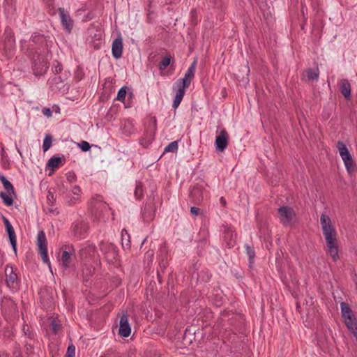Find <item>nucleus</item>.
I'll use <instances>...</instances> for the list:
<instances>
[{
  "mask_svg": "<svg viewBox=\"0 0 357 357\" xmlns=\"http://www.w3.org/2000/svg\"><path fill=\"white\" fill-rule=\"evenodd\" d=\"M75 354V346L73 345V344L68 346L67 351H66V354L65 356H68V357H74Z\"/></svg>",
  "mask_w": 357,
  "mask_h": 357,
  "instance_id": "obj_40",
  "label": "nucleus"
},
{
  "mask_svg": "<svg viewBox=\"0 0 357 357\" xmlns=\"http://www.w3.org/2000/svg\"><path fill=\"white\" fill-rule=\"evenodd\" d=\"M50 84L52 85H56L57 89H61V87L63 86V81L60 76H55L52 79Z\"/></svg>",
  "mask_w": 357,
  "mask_h": 357,
  "instance_id": "obj_35",
  "label": "nucleus"
},
{
  "mask_svg": "<svg viewBox=\"0 0 357 357\" xmlns=\"http://www.w3.org/2000/svg\"><path fill=\"white\" fill-rule=\"evenodd\" d=\"M61 70H62L61 64L58 61H55V63H54L53 68H52L53 73H54L55 74H59L61 72Z\"/></svg>",
  "mask_w": 357,
  "mask_h": 357,
  "instance_id": "obj_41",
  "label": "nucleus"
},
{
  "mask_svg": "<svg viewBox=\"0 0 357 357\" xmlns=\"http://www.w3.org/2000/svg\"><path fill=\"white\" fill-rule=\"evenodd\" d=\"M12 195H9L7 192H1L0 197L2 199L3 204L6 206H10L13 204V199L11 196Z\"/></svg>",
  "mask_w": 357,
  "mask_h": 357,
  "instance_id": "obj_28",
  "label": "nucleus"
},
{
  "mask_svg": "<svg viewBox=\"0 0 357 357\" xmlns=\"http://www.w3.org/2000/svg\"><path fill=\"white\" fill-rule=\"evenodd\" d=\"M190 213L192 216H197L199 214L202 215V213H201V210L199 208L196 206H192L190 208Z\"/></svg>",
  "mask_w": 357,
  "mask_h": 357,
  "instance_id": "obj_44",
  "label": "nucleus"
},
{
  "mask_svg": "<svg viewBox=\"0 0 357 357\" xmlns=\"http://www.w3.org/2000/svg\"><path fill=\"white\" fill-rule=\"evenodd\" d=\"M100 248L108 263L114 264L117 261L119 257V251L117 247L114 244L102 241L100 243Z\"/></svg>",
  "mask_w": 357,
  "mask_h": 357,
  "instance_id": "obj_6",
  "label": "nucleus"
},
{
  "mask_svg": "<svg viewBox=\"0 0 357 357\" xmlns=\"http://www.w3.org/2000/svg\"><path fill=\"white\" fill-rule=\"evenodd\" d=\"M36 243L38 247V252L41 256L43 261L50 267V261L47 254V242L43 230L39 231L38 233Z\"/></svg>",
  "mask_w": 357,
  "mask_h": 357,
  "instance_id": "obj_8",
  "label": "nucleus"
},
{
  "mask_svg": "<svg viewBox=\"0 0 357 357\" xmlns=\"http://www.w3.org/2000/svg\"><path fill=\"white\" fill-rule=\"evenodd\" d=\"M71 229L75 236L82 238L88 231L89 224L84 220H77L73 223Z\"/></svg>",
  "mask_w": 357,
  "mask_h": 357,
  "instance_id": "obj_10",
  "label": "nucleus"
},
{
  "mask_svg": "<svg viewBox=\"0 0 357 357\" xmlns=\"http://www.w3.org/2000/svg\"><path fill=\"white\" fill-rule=\"evenodd\" d=\"M74 249L68 247V250H64L61 255L62 266L64 268H68L70 266L72 257L74 256Z\"/></svg>",
  "mask_w": 357,
  "mask_h": 357,
  "instance_id": "obj_18",
  "label": "nucleus"
},
{
  "mask_svg": "<svg viewBox=\"0 0 357 357\" xmlns=\"http://www.w3.org/2000/svg\"><path fill=\"white\" fill-rule=\"evenodd\" d=\"M52 143V137L50 134H47L45 137L43 144V150L44 152L49 150L51 147Z\"/></svg>",
  "mask_w": 357,
  "mask_h": 357,
  "instance_id": "obj_30",
  "label": "nucleus"
},
{
  "mask_svg": "<svg viewBox=\"0 0 357 357\" xmlns=\"http://www.w3.org/2000/svg\"><path fill=\"white\" fill-rule=\"evenodd\" d=\"M25 43V40H21V44H22V47L24 48V43Z\"/></svg>",
  "mask_w": 357,
  "mask_h": 357,
  "instance_id": "obj_54",
  "label": "nucleus"
},
{
  "mask_svg": "<svg viewBox=\"0 0 357 357\" xmlns=\"http://www.w3.org/2000/svg\"><path fill=\"white\" fill-rule=\"evenodd\" d=\"M146 256H147L148 257H151V258H152V257H153V250H149V251L146 252Z\"/></svg>",
  "mask_w": 357,
  "mask_h": 357,
  "instance_id": "obj_49",
  "label": "nucleus"
},
{
  "mask_svg": "<svg viewBox=\"0 0 357 357\" xmlns=\"http://www.w3.org/2000/svg\"><path fill=\"white\" fill-rule=\"evenodd\" d=\"M351 84L347 79L341 80L340 84V91L345 98L348 99L351 97Z\"/></svg>",
  "mask_w": 357,
  "mask_h": 357,
  "instance_id": "obj_19",
  "label": "nucleus"
},
{
  "mask_svg": "<svg viewBox=\"0 0 357 357\" xmlns=\"http://www.w3.org/2000/svg\"><path fill=\"white\" fill-rule=\"evenodd\" d=\"M278 214L280 222L284 226H291L296 220V214L294 210L290 206H280L278 208Z\"/></svg>",
  "mask_w": 357,
  "mask_h": 357,
  "instance_id": "obj_7",
  "label": "nucleus"
},
{
  "mask_svg": "<svg viewBox=\"0 0 357 357\" xmlns=\"http://www.w3.org/2000/svg\"><path fill=\"white\" fill-rule=\"evenodd\" d=\"M157 274H158V277L159 282H160V283H161V278H160V273H159V271H158Z\"/></svg>",
  "mask_w": 357,
  "mask_h": 357,
  "instance_id": "obj_53",
  "label": "nucleus"
},
{
  "mask_svg": "<svg viewBox=\"0 0 357 357\" xmlns=\"http://www.w3.org/2000/svg\"><path fill=\"white\" fill-rule=\"evenodd\" d=\"M189 332L188 329H186L184 333L183 340H185L187 338V333Z\"/></svg>",
  "mask_w": 357,
  "mask_h": 357,
  "instance_id": "obj_52",
  "label": "nucleus"
},
{
  "mask_svg": "<svg viewBox=\"0 0 357 357\" xmlns=\"http://www.w3.org/2000/svg\"><path fill=\"white\" fill-rule=\"evenodd\" d=\"M154 123L156 125V119L154 118Z\"/></svg>",
  "mask_w": 357,
  "mask_h": 357,
  "instance_id": "obj_55",
  "label": "nucleus"
},
{
  "mask_svg": "<svg viewBox=\"0 0 357 357\" xmlns=\"http://www.w3.org/2000/svg\"><path fill=\"white\" fill-rule=\"evenodd\" d=\"M126 93H127L126 87V86L121 87L118 91L117 96H116V99L121 102H124L126 96Z\"/></svg>",
  "mask_w": 357,
  "mask_h": 357,
  "instance_id": "obj_34",
  "label": "nucleus"
},
{
  "mask_svg": "<svg viewBox=\"0 0 357 357\" xmlns=\"http://www.w3.org/2000/svg\"><path fill=\"white\" fill-rule=\"evenodd\" d=\"M3 45L6 49H11L15 45L14 33L11 28L7 26L3 33Z\"/></svg>",
  "mask_w": 357,
  "mask_h": 357,
  "instance_id": "obj_15",
  "label": "nucleus"
},
{
  "mask_svg": "<svg viewBox=\"0 0 357 357\" xmlns=\"http://www.w3.org/2000/svg\"><path fill=\"white\" fill-rule=\"evenodd\" d=\"M155 204L153 199L147 202L142 209V216L144 222H150L153 220L155 215Z\"/></svg>",
  "mask_w": 357,
  "mask_h": 357,
  "instance_id": "obj_12",
  "label": "nucleus"
},
{
  "mask_svg": "<svg viewBox=\"0 0 357 357\" xmlns=\"http://www.w3.org/2000/svg\"><path fill=\"white\" fill-rule=\"evenodd\" d=\"M340 155L344 161V163L348 161H351L353 160L351 153L349 151L340 153Z\"/></svg>",
  "mask_w": 357,
  "mask_h": 357,
  "instance_id": "obj_36",
  "label": "nucleus"
},
{
  "mask_svg": "<svg viewBox=\"0 0 357 357\" xmlns=\"http://www.w3.org/2000/svg\"><path fill=\"white\" fill-rule=\"evenodd\" d=\"M47 204L50 206H51V207L54 206V203L56 202V197L54 195V192L51 190V189H50L47 192ZM49 212L52 214H58L59 213V212L56 211V208H50Z\"/></svg>",
  "mask_w": 357,
  "mask_h": 357,
  "instance_id": "obj_21",
  "label": "nucleus"
},
{
  "mask_svg": "<svg viewBox=\"0 0 357 357\" xmlns=\"http://www.w3.org/2000/svg\"><path fill=\"white\" fill-rule=\"evenodd\" d=\"M223 238L229 248L234 247L235 243L236 234H234L233 231L230 229H225Z\"/></svg>",
  "mask_w": 357,
  "mask_h": 357,
  "instance_id": "obj_22",
  "label": "nucleus"
},
{
  "mask_svg": "<svg viewBox=\"0 0 357 357\" xmlns=\"http://www.w3.org/2000/svg\"><path fill=\"white\" fill-rule=\"evenodd\" d=\"M6 281L8 287H14V284L17 282V275L14 271L12 266L6 265L5 268Z\"/></svg>",
  "mask_w": 357,
  "mask_h": 357,
  "instance_id": "obj_16",
  "label": "nucleus"
},
{
  "mask_svg": "<svg viewBox=\"0 0 357 357\" xmlns=\"http://www.w3.org/2000/svg\"><path fill=\"white\" fill-rule=\"evenodd\" d=\"M79 146L81 149V150L84 152L89 151L91 149V145L89 144V142H87L86 141H82L79 144Z\"/></svg>",
  "mask_w": 357,
  "mask_h": 357,
  "instance_id": "obj_38",
  "label": "nucleus"
},
{
  "mask_svg": "<svg viewBox=\"0 0 357 357\" xmlns=\"http://www.w3.org/2000/svg\"><path fill=\"white\" fill-rule=\"evenodd\" d=\"M43 113L47 117H50L52 116V110L50 108H44L43 109Z\"/></svg>",
  "mask_w": 357,
  "mask_h": 357,
  "instance_id": "obj_46",
  "label": "nucleus"
},
{
  "mask_svg": "<svg viewBox=\"0 0 357 357\" xmlns=\"http://www.w3.org/2000/svg\"><path fill=\"white\" fill-rule=\"evenodd\" d=\"M209 279H210V277L208 275H207V280H208Z\"/></svg>",
  "mask_w": 357,
  "mask_h": 357,
  "instance_id": "obj_56",
  "label": "nucleus"
},
{
  "mask_svg": "<svg viewBox=\"0 0 357 357\" xmlns=\"http://www.w3.org/2000/svg\"><path fill=\"white\" fill-rule=\"evenodd\" d=\"M160 252H164L165 254L161 257L159 261V266L162 271H164V270L167 268L168 262H167V254L165 252V250H160Z\"/></svg>",
  "mask_w": 357,
  "mask_h": 357,
  "instance_id": "obj_32",
  "label": "nucleus"
},
{
  "mask_svg": "<svg viewBox=\"0 0 357 357\" xmlns=\"http://www.w3.org/2000/svg\"><path fill=\"white\" fill-rule=\"evenodd\" d=\"M123 52V42L121 38H116L112 46V56L114 59H118L121 57Z\"/></svg>",
  "mask_w": 357,
  "mask_h": 357,
  "instance_id": "obj_17",
  "label": "nucleus"
},
{
  "mask_svg": "<svg viewBox=\"0 0 357 357\" xmlns=\"http://www.w3.org/2000/svg\"><path fill=\"white\" fill-rule=\"evenodd\" d=\"M305 76L308 80H317L319 76V68L316 69L308 68L305 71Z\"/></svg>",
  "mask_w": 357,
  "mask_h": 357,
  "instance_id": "obj_26",
  "label": "nucleus"
},
{
  "mask_svg": "<svg viewBox=\"0 0 357 357\" xmlns=\"http://www.w3.org/2000/svg\"><path fill=\"white\" fill-rule=\"evenodd\" d=\"M67 179L70 183H73L76 180V176L74 173H68L67 175Z\"/></svg>",
  "mask_w": 357,
  "mask_h": 357,
  "instance_id": "obj_45",
  "label": "nucleus"
},
{
  "mask_svg": "<svg viewBox=\"0 0 357 357\" xmlns=\"http://www.w3.org/2000/svg\"><path fill=\"white\" fill-rule=\"evenodd\" d=\"M27 50L29 51L30 54L48 51L45 36L43 34L34 33L29 40Z\"/></svg>",
  "mask_w": 357,
  "mask_h": 357,
  "instance_id": "obj_4",
  "label": "nucleus"
},
{
  "mask_svg": "<svg viewBox=\"0 0 357 357\" xmlns=\"http://www.w3.org/2000/svg\"><path fill=\"white\" fill-rule=\"evenodd\" d=\"M204 185L196 183L189 188V200L194 205H200L204 200Z\"/></svg>",
  "mask_w": 357,
  "mask_h": 357,
  "instance_id": "obj_9",
  "label": "nucleus"
},
{
  "mask_svg": "<svg viewBox=\"0 0 357 357\" xmlns=\"http://www.w3.org/2000/svg\"><path fill=\"white\" fill-rule=\"evenodd\" d=\"M344 165H345V167H346V169L348 172V173L351 175L354 173V162H353V160L351 161H348V162H344Z\"/></svg>",
  "mask_w": 357,
  "mask_h": 357,
  "instance_id": "obj_37",
  "label": "nucleus"
},
{
  "mask_svg": "<svg viewBox=\"0 0 357 357\" xmlns=\"http://www.w3.org/2000/svg\"><path fill=\"white\" fill-rule=\"evenodd\" d=\"M62 162V158L59 156H52L47 162V167L54 170L57 168Z\"/></svg>",
  "mask_w": 357,
  "mask_h": 357,
  "instance_id": "obj_25",
  "label": "nucleus"
},
{
  "mask_svg": "<svg viewBox=\"0 0 357 357\" xmlns=\"http://www.w3.org/2000/svg\"><path fill=\"white\" fill-rule=\"evenodd\" d=\"M220 202L223 206L226 205V200L223 197L220 199Z\"/></svg>",
  "mask_w": 357,
  "mask_h": 357,
  "instance_id": "obj_51",
  "label": "nucleus"
},
{
  "mask_svg": "<svg viewBox=\"0 0 357 357\" xmlns=\"http://www.w3.org/2000/svg\"><path fill=\"white\" fill-rule=\"evenodd\" d=\"M245 248L246 255L248 257L249 267L251 268L252 267V264L254 263V260H255V252L252 249V248L248 244H246L245 245Z\"/></svg>",
  "mask_w": 357,
  "mask_h": 357,
  "instance_id": "obj_27",
  "label": "nucleus"
},
{
  "mask_svg": "<svg viewBox=\"0 0 357 357\" xmlns=\"http://www.w3.org/2000/svg\"><path fill=\"white\" fill-rule=\"evenodd\" d=\"M131 333V328L128 322V316L126 314H123L119 323V334L123 337H128Z\"/></svg>",
  "mask_w": 357,
  "mask_h": 357,
  "instance_id": "obj_14",
  "label": "nucleus"
},
{
  "mask_svg": "<svg viewBox=\"0 0 357 357\" xmlns=\"http://www.w3.org/2000/svg\"><path fill=\"white\" fill-rule=\"evenodd\" d=\"M0 181L3 185L5 190L9 195H13L15 196V192L13 184L0 173Z\"/></svg>",
  "mask_w": 357,
  "mask_h": 357,
  "instance_id": "obj_23",
  "label": "nucleus"
},
{
  "mask_svg": "<svg viewBox=\"0 0 357 357\" xmlns=\"http://www.w3.org/2000/svg\"><path fill=\"white\" fill-rule=\"evenodd\" d=\"M43 53L44 52L32 54V68L34 75L36 76L45 74L49 68L47 59Z\"/></svg>",
  "mask_w": 357,
  "mask_h": 357,
  "instance_id": "obj_5",
  "label": "nucleus"
},
{
  "mask_svg": "<svg viewBox=\"0 0 357 357\" xmlns=\"http://www.w3.org/2000/svg\"><path fill=\"white\" fill-rule=\"evenodd\" d=\"M59 14L61 19V25L63 26L65 31L70 33L73 29L74 22L71 18L69 13L63 8H58Z\"/></svg>",
  "mask_w": 357,
  "mask_h": 357,
  "instance_id": "obj_11",
  "label": "nucleus"
},
{
  "mask_svg": "<svg viewBox=\"0 0 357 357\" xmlns=\"http://www.w3.org/2000/svg\"><path fill=\"white\" fill-rule=\"evenodd\" d=\"M337 148L339 151V153H343L344 151H349L347 147L346 146L345 144L343 142L338 141L337 143Z\"/></svg>",
  "mask_w": 357,
  "mask_h": 357,
  "instance_id": "obj_39",
  "label": "nucleus"
},
{
  "mask_svg": "<svg viewBox=\"0 0 357 357\" xmlns=\"http://www.w3.org/2000/svg\"><path fill=\"white\" fill-rule=\"evenodd\" d=\"M80 192H81V189H80L79 186L75 185L73 187V193L74 195H79Z\"/></svg>",
  "mask_w": 357,
  "mask_h": 357,
  "instance_id": "obj_47",
  "label": "nucleus"
},
{
  "mask_svg": "<svg viewBox=\"0 0 357 357\" xmlns=\"http://www.w3.org/2000/svg\"><path fill=\"white\" fill-rule=\"evenodd\" d=\"M172 56L170 54L166 55L162 57L161 61L159 63L158 68L160 70L166 69V68L170 64Z\"/></svg>",
  "mask_w": 357,
  "mask_h": 357,
  "instance_id": "obj_29",
  "label": "nucleus"
},
{
  "mask_svg": "<svg viewBox=\"0 0 357 357\" xmlns=\"http://www.w3.org/2000/svg\"><path fill=\"white\" fill-rule=\"evenodd\" d=\"M320 222L323 235L326 243V252L331 257L333 261L336 262L339 259V248L336 230L332 224L331 218L326 214L321 215Z\"/></svg>",
  "mask_w": 357,
  "mask_h": 357,
  "instance_id": "obj_1",
  "label": "nucleus"
},
{
  "mask_svg": "<svg viewBox=\"0 0 357 357\" xmlns=\"http://www.w3.org/2000/svg\"><path fill=\"white\" fill-rule=\"evenodd\" d=\"M196 66L197 59H195L185 73V77L176 81L175 83L176 88V96L183 98L185 89L190 86V83L195 77Z\"/></svg>",
  "mask_w": 357,
  "mask_h": 357,
  "instance_id": "obj_3",
  "label": "nucleus"
},
{
  "mask_svg": "<svg viewBox=\"0 0 357 357\" xmlns=\"http://www.w3.org/2000/svg\"><path fill=\"white\" fill-rule=\"evenodd\" d=\"M229 143V135L227 130L223 128L220 130L219 135L216 137L215 145L216 150L219 152H223L227 147Z\"/></svg>",
  "mask_w": 357,
  "mask_h": 357,
  "instance_id": "obj_13",
  "label": "nucleus"
},
{
  "mask_svg": "<svg viewBox=\"0 0 357 357\" xmlns=\"http://www.w3.org/2000/svg\"><path fill=\"white\" fill-rule=\"evenodd\" d=\"M3 221L5 225V227L7 228L8 226H12L10 221L4 216H3Z\"/></svg>",
  "mask_w": 357,
  "mask_h": 357,
  "instance_id": "obj_48",
  "label": "nucleus"
},
{
  "mask_svg": "<svg viewBox=\"0 0 357 357\" xmlns=\"http://www.w3.org/2000/svg\"><path fill=\"white\" fill-rule=\"evenodd\" d=\"M182 99H183V97H181V96H178L176 95L175 97H174V101H173L172 107L174 109H176L178 107V105H180Z\"/></svg>",
  "mask_w": 357,
  "mask_h": 357,
  "instance_id": "obj_43",
  "label": "nucleus"
},
{
  "mask_svg": "<svg viewBox=\"0 0 357 357\" xmlns=\"http://www.w3.org/2000/svg\"><path fill=\"white\" fill-rule=\"evenodd\" d=\"M100 357H114V356L112 355V354L106 352L103 355H102Z\"/></svg>",
  "mask_w": 357,
  "mask_h": 357,
  "instance_id": "obj_50",
  "label": "nucleus"
},
{
  "mask_svg": "<svg viewBox=\"0 0 357 357\" xmlns=\"http://www.w3.org/2000/svg\"><path fill=\"white\" fill-rule=\"evenodd\" d=\"M121 244L123 249L130 248V236L126 229L121 231Z\"/></svg>",
  "mask_w": 357,
  "mask_h": 357,
  "instance_id": "obj_24",
  "label": "nucleus"
},
{
  "mask_svg": "<svg viewBox=\"0 0 357 357\" xmlns=\"http://www.w3.org/2000/svg\"><path fill=\"white\" fill-rule=\"evenodd\" d=\"M178 148V141H174L165 147V152H176Z\"/></svg>",
  "mask_w": 357,
  "mask_h": 357,
  "instance_id": "obj_33",
  "label": "nucleus"
},
{
  "mask_svg": "<svg viewBox=\"0 0 357 357\" xmlns=\"http://www.w3.org/2000/svg\"><path fill=\"white\" fill-rule=\"evenodd\" d=\"M6 229L8 233L10 243L12 245L13 250H14L15 253L17 254V240L14 228L13 226H8Z\"/></svg>",
  "mask_w": 357,
  "mask_h": 357,
  "instance_id": "obj_20",
  "label": "nucleus"
},
{
  "mask_svg": "<svg viewBox=\"0 0 357 357\" xmlns=\"http://www.w3.org/2000/svg\"><path fill=\"white\" fill-rule=\"evenodd\" d=\"M342 317L344 319V324L348 330L357 339V319L350 307L349 305L345 302L340 303Z\"/></svg>",
  "mask_w": 357,
  "mask_h": 357,
  "instance_id": "obj_2",
  "label": "nucleus"
},
{
  "mask_svg": "<svg viewBox=\"0 0 357 357\" xmlns=\"http://www.w3.org/2000/svg\"><path fill=\"white\" fill-rule=\"evenodd\" d=\"M50 329L54 333H56L59 331V324H58L55 320H52L50 323Z\"/></svg>",
  "mask_w": 357,
  "mask_h": 357,
  "instance_id": "obj_42",
  "label": "nucleus"
},
{
  "mask_svg": "<svg viewBox=\"0 0 357 357\" xmlns=\"http://www.w3.org/2000/svg\"><path fill=\"white\" fill-rule=\"evenodd\" d=\"M143 185L141 182H137L135 189V196L137 199H141L143 197Z\"/></svg>",
  "mask_w": 357,
  "mask_h": 357,
  "instance_id": "obj_31",
  "label": "nucleus"
}]
</instances>
